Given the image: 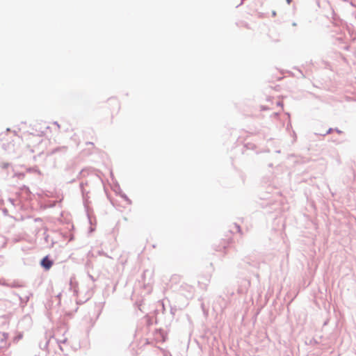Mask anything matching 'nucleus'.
Instances as JSON below:
<instances>
[{
	"instance_id": "nucleus-2",
	"label": "nucleus",
	"mask_w": 356,
	"mask_h": 356,
	"mask_svg": "<svg viewBox=\"0 0 356 356\" xmlns=\"http://www.w3.org/2000/svg\"><path fill=\"white\" fill-rule=\"evenodd\" d=\"M288 4H290L292 0H286Z\"/></svg>"
},
{
	"instance_id": "nucleus-3",
	"label": "nucleus",
	"mask_w": 356,
	"mask_h": 356,
	"mask_svg": "<svg viewBox=\"0 0 356 356\" xmlns=\"http://www.w3.org/2000/svg\"><path fill=\"white\" fill-rule=\"evenodd\" d=\"M278 104L282 106V104H281L280 102H278Z\"/></svg>"
},
{
	"instance_id": "nucleus-1",
	"label": "nucleus",
	"mask_w": 356,
	"mask_h": 356,
	"mask_svg": "<svg viewBox=\"0 0 356 356\" xmlns=\"http://www.w3.org/2000/svg\"><path fill=\"white\" fill-rule=\"evenodd\" d=\"M41 265L46 270H49L52 266L53 262L51 260L49 259L48 257H45L41 261Z\"/></svg>"
}]
</instances>
